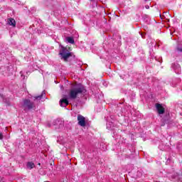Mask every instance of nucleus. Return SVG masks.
I'll return each instance as SVG.
<instances>
[{"label": "nucleus", "mask_w": 182, "mask_h": 182, "mask_svg": "<svg viewBox=\"0 0 182 182\" xmlns=\"http://www.w3.org/2000/svg\"><path fill=\"white\" fill-rule=\"evenodd\" d=\"M70 50H72V48L70 47L68 48L60 46L59 55L60 59L64 60V62H68V59L72 56V53Z\"/></svg>", "instance_id": "obj_1"}, {"label": "nucleus", "mask_w": 182, "mask_h": 182, "mask_svg": "<svg viewBox=\"0 0 182 182\" xmlns=\"http://www.w3.org/2000/svg\"><path fill=\"white\" fill-rule=\"evenodd\" d=\"M2 139H4V135L2 133H0V140H2Z\"/></svg>", "instance_id": "obj_12"}, {"label": "nucleus", "mask_w": 182, "mask_h": 182, "mask_svg": "<svg viewBox=\"0 0 182 182\" xmlns=\"http://www.w3.org/2000/svg\"><path fill=\"white\" fill-rule=\"evenodd\" d=\"M1 60H2V58L1 57V55H0V62H1Z\"/></svg>", "instance_id": "obj_14"}, {"label": "nucleus", "mask_w": 182, "mask_h": 182, "mask_svg": "<svg viewBox=\"0 0 182 182\" xmlns=\"http://www.w3.org/2000/svg\"><path fill=\"white\" fill-rule=\"evenodd\" d=\"M5 68H0V73H4V70H5Z\"/></svg>", "instance_id": "obj_11"}, {"label": "nucleus", "mask_w": 182, "mask_h": 182, "mask_svg": "<svg viewBox=\"0 0 182 182\" xmlns=\"http://www.w3.org/2000/svg\"><path fill=\"white\" fill-rule=\"evenodd\" d=\"M22 107L25 110H31V109H33V103H32L29 100H24Z\"/></svg>", "instance_id": "obj_3"}, {"label": "nucleus", "mask_w": 182, "mask_h": 182, "mask_svg": "<svg viewBox=\"0 0 182 182\" xmlns=\"http://www.w3.org/2000/svg\"><path fill=\"white\" fill-rule=\"evenodd\" d=\"M66 41L68 43H75V40L72 37H67Z\"/></svg>", "instance_id": "obj_9"}, {"label": "nucleus", "mask_w": 182, "mask_h": 182, "mask_svg": "<svg viewBox=\"0 0 182 182\" xmlns=\"http://www.w3.org/2000/svg\"><path fill=\"white\" fill-rule=\"evenodd\" d=\"M69 105V101L66 98H63L60 100V105L61 107H66Z\"/></svg>", "instance_id": "obj_6"}, {"label": "nucleus", "mask_w": 182, "mask_h": 182, "mask_svg": "<svg viewBox=\"0 0 182 182\" xmlns=\"http://www.w3.org/2000/svg\"><path fill=\"white\" fill-rule=\"evenodd\" d=\"M173 69L176 73H180V70H181L179 65H176L175 67H173Z\"/></svg>", "instance_id": "obj_8"}, {"label": "nucleus", "mask_w": 182, "mask_h": 182, "mask_svg": "<svg viewBox=\"0 0 182 182\" xmlns=\"http://www.w3.org/2000/svg\"><path fill=\"white\" fill-rule=\"evenodd\" d=\"M156 107L159 114H163L164 113V107H163V105L160 104H156Z\"/></svg>", "instance_id": "obj_5"}, {"label": "nucleus", "mask_w": 182, "mask_h": 182, "mask_svg": "<svg viewBox=\"0 0 182 182\" xmlns=\"http://www.w3.org/2000/svg\"><path fill=\"white\" fill-rule=\"evenodd\" d=\"M8 23L11 26H13L14 28H15V26H16V21H15V19H14L12 18H9Z\"/></svg>", "instance_id": "obj_7"}, {"label": "nucleus", "mask_w": 182, "mask_h": 182, "mask_svg": "<svg viewBox=\"0 0 182 182\" xmlns=\"http://www.w3.org/2000/svg\"><path fill=\"white\" fill-rule=\"evenodd\" d=\"M77 121H78V124L80 126H82V127H85L86 126V120L83 116L78 115Z\"/></svg>", "instance_id": "obj_4"}, {"label": "nucleus", "mask_w": 182, "mask_h": 182, "mask_svg": "<svg viewBox=\"0 0 182 182\" xmlns=\"http://www.w3.org/2000/svg\"><path fill=\"white\" fill-rule=\"evenodd\" d=\"M43 95V93L42 94L41 96L36 97L35 99H41Z\"/></svg>", "instance_id": "obj_13"}, {"label": "nucleus", "mask_w": 182, "mask_h": 182, "mask_svg": "<svg viewBox=\"0 0 182 182\" xmlns=\"http://www.w3.org/2000/svg\"><path fill=\"white\" fill-rule=\"evenodd\" d=\"M33 167H35V164H33V162H28L27 164L28 168L32 169V168H33Z\"/></svg>", "instance_id": "obj_10"}, {"label": "nucleus", "mask_w": 182, "mask_h": 182, "mask_svg": "<svg viewBox=\"0 0 182 182\" xmlns=\"http://www.w3.org/2000/svg\"><path fill=\"white\" fill-rule=\"evenodd\" d=\"M85 92V88L81 84H76L73 88L70 90L69 96L70 99H76L77 96Z\"/></svg>", "instance_id": "obj_2"}]
</instances>
